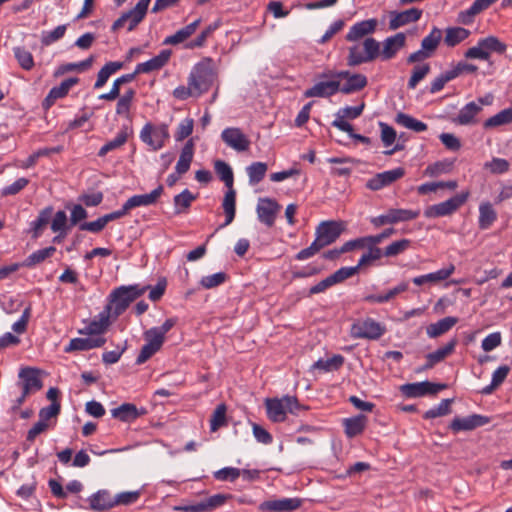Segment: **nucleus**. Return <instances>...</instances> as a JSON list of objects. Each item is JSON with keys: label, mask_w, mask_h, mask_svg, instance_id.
Here are the masks:
<instances>
[{"label": "nucleus", "mask_w": 512, "mask_h": 512, "mask_svg": "<svg viewBox=\"0 0 512 512\" xmlns=\"http://www.w3.org/2000/svg\"><path fill=\"white\" fill-rule=\"evenodd\" d=\"M176 322L175 318H168L161 326L146 330L143 334L145 341L161 349L165 335L175 326Z\"/></svg>", "instance_id": "obj_21"}, {"label": "nucleus", "mask_w": 512, "mask_h": 512, "mask_svg": "<svg viewBox=\"0 0 512 512\" xmlns=\"http://www.w3.org/2000/svg\"><path fill=\"white\" fill-rule=\"evenodd\" d=\"M280 210V205L273 199L262 198L257 204V214L259 220L271 227L274 224L276 215Z\"/></svg>", "instance_id": "obj_23"}, {"label": "nucleus", "mask_w": 512, "mask_h": 512, "mask_svg": "<svg viewBox=\"0 0 512 512\" xmlns=\"http://www.w3.org/2000/svg\"><path fill=\"white\" fill-rule=\"evenodd\" d=\"M422 16V10L410 8L402 12H392L389 21V28L396 30L402 26L418 21Z\"/></svg>", "instance_id": "obj_25"}, {"label": "nucleus", "mask_w": 512, "mask_h": 512, "mask_svg": "<svg viewBox=\"0 0 512 512\" xmlns=\"http://www.w3.org/2000/svg\"><path fill=\"white\" fill-rule=\"evenodd\" d=\"M226 405L219 404L210 419V430L212 432L217 431L220 427L226 425Z\"/></svg>", "instance_id": "obj_57"}, {"label": "nucleus", "mask_w": 512, "mask_h": 512, "mask_svg": "<svg viewBox=\"0 0 512 512\" xmlns=\"http://www.w3.org/2000/svg\"><path fill=\"white\" fill-rule=\"evenodd\" d=\"M380 55V43L368 37L361 43H356L348 48L347 65L359 66L375 60Z\"/></svg>", "instance_id": "obj_5"}, {"label": "nucleus", "mask_w": 512, "mask_h": 512, "mask_svg": "<svg viewBox=\"0 0 512 512\" xmlns=\"http://www.w3.org/2000/svg\"><path fill=\"white\" fill-rule=\"evenodd\" d=\"M446 384H435L429 381L404 384L400 387V391L409 398L421 397L427 394L435 395L439 391L445 389Z\"/></svg>", "instance_id": "obj_15"}, {"label": "nucleus", "mask_w": 512, "mask_h": 512, "mask_svg": "<svg viewBox=\"0 0 512 512\" xmlns=\"http://www.w3.org/2000/svg\"><path fill=\"white\" fill-rule=\"evenodd\" d=\"M344 363V357L341 355H334L331 358L319 359L313 365L312 369H317L323 372H330L339 369Z\"/></svg>", "instance_id": "obj_45"}, {"label": "nucleus", "mask_w": 512, "mask_h": 512, "mask_svg": "<svg viewBox=\"0 0 512 512\" xmlns=\"http://www.w3.org/2000/svg\"><path fill=\"white\" fill-rule=\"evenodd\" d=\"M393 233V229H387L375 236H366L353 239L344 243L339 249L329 251L325 256H339L344 253H356L361 256H395L402 254L410 246V241L401 239L392 242L384 250L378 244Z\"/></svg>", "instance_id": "obj_1"}, {"label": "nucleus", "mask_w": 512, "mask_h": 512, "mask_svg": "<svg viewBox=\"0 0 512 512\" xmlns=\"http://www.w3.org/2000/svg\"><path fill=\"white\" fill-rule=\"evenodd\" d=\"M106 339L102 336H89L87 338H73L64 348L66 353L73 351H87L101 347L105 344Z\"/></svg>", "instance_id": "obj_26"}, {"label": "nucleus", "mask_w": 512, "mask_h": 512, "mask_svg": "<svg viewBox=\"0 0 512 512\" xmlns=\"http://www.w3.org/2000/svg\"><path fill=\"white\" fill-rule=\"evenodd\" d=\"M469 35V30L462 27L447 28L444 42L448 47H454L467 39Z\"/></svg>", "instance_id": "obj_42"}, {"label": "nucleus", "mask_w": 512, "mask_h": 512, "mask_svg": "<svg viewBox=\"0 0 512 512\" xmlns=\"http://www.w3.org/2000/svg\"><path fill=\"white\" fill-rule=\"evenodd\" d=\"M468 195V192H463L444 202L429 206L425 210L424 215L427 218H436L450 215L466 202Z\"/></svg>", "instance_id": "obj_13"}, {"label": "nucleus", "mask_w": 512, "mask_h": 512, "mask_svg": "<svg viewBox=\"0 0 512 512\" xmlns=\"http://www.w3.org/2000/svg\"><path fill=\"white\" fill-rule=\"evenodd\" d=\"M227 496L223 494H215L207 499H204L197 503V509L202 512H210L217 507L222 506L226 502Z\"/></svg>", "instance_id": "obj_53"}, {"label": "nucleus", "mask_w": 512, "mask_h": 512, "mask_svg": "<svg viewBox=\"0 0 512 512\" xmlns=\"http://www.w3.org/2000/svg\"><path fill=\"white\" fill-rule=\"evenodd\" d=\"M196 198L197 196L192 194L188 189H185L181 193L175 195L173 199L175 213L181 214L186 212Z\"/></svg>", "instance_id": "obj_43"}, {"label": "nucleus", "mask_w": 512, "mask_h": 512, "mask_svg": "<svg viewBox=\"0 0 512 512\" xmlns=\"http://www.w3.org/2000/svg\"><path fill=\"white\" fill-rule=\"evenodd\" d=\"M377 258H360L358 264L352 267H342L338 269L336 272L331 274L332 278L335 279V283H341L344 280L355 275L361 268L371 264Z\"/></svg>", "instance_id": "obj_36"}, {"label": "nucleus", "mask_w": 512, "mask_h": 512, "mask_svg": "<svg viewBox=\"0 0 512 512\" xmlns=\"http://www.w3.org/2000/svg\"><path fill=\"white\" fill-rule=\"evenodd\" d=\"M323 77H336L340 81V92L343 94H352L364 89L368 80L367 77L360 73H351L348 70H326Z\"/></svg>", "instance_id": "obj_8"}, {"label": "nucleus", "mask_w": 512, "mask_h": 512, "mask_svg": "<svg viewBox=\"0 0 512 512\" xmlns=\"http://www.w3.org/2000/svg\"><path fill=\"white\" fill-rule=\"evenodd\" d=\"M44 258H29L23 263H14L10 265H6L0 268V281L4 280L9 277L12 273L17 271L19 267L26 266V267H32L38 263H40Z\"/></svg>", "instance_id": "obj_55"}, {"label": "nucleus", "mask_w": 512, "mask_h": 512, "mask_svg": "<svg viewBox=\"0 0 512 512\" xmlns=\"http://www.w3.org/2000/svg\"><path fill=\"white\" fill-rule=\"evenodd\" d=\"M496 220V212L490 203H482L479 207V227L489 228Z\"/></svg>", "instance_id": "obj_48"}, {"label": "nucleus", "mask_w": 512, "mask_h": 512, "mask_svg": "<svg viewBox=\"0 0 512 512\" xmlns=\"http://www.w3.org/2000/svg\"><path fill=\"white\" fill-rule=\"evenodd\" d=\"M236 203V192L232 188H228V191L225 193L224 199H223V210L225 213L226 221L225 225L230 224L234 217H235V204Z\"/></svg>", "instance_id": "obj_46"}, {"label": "nucleus", "mask_w": 512, "mask_h": 512, "mask_svg": "<svg viewBox=\"0 0 512 512\" xmlns=\"http://www.w3.org/2000/svg\"><path fill=\"white\" fill-rule=\"evenodd\" d=\"M512 123V109H504L484 122V128H494Z\"/></svg>", "instance_id": "obj_50"}, {"label": "nucleus", "mask_w": 512, "mask_h": 512, "mask_svg": "<svg viewBox=\"0 0 512 512\" xmlns=\"http://www.w3.org/2000/svg\"><path fill=\"white\" fill-rule=\"evenodd\" d=\"M241 475V470L234 467H224L213 473L215 479L219 481L233 482Z\"/></svg>", "instance_id": "obj_63"}, {"label": "nucleus", "mask_w": 512, "mask_h": 512, "mask_svg": "<svg viewBox=\"0 0 512 512\" xmlns=\"http://www.w3.org/2000/svg\"><path fill=\"white\" fill-rule=\"evenodd\" d=\"M228 275L225 272H217L211 275L203 276L200 279V286L204 289H213L226 282Z\"/></svg>", "instance_id": "obj_54"}, {"label": "nucleus", "mask_w": 512, "mask_h": 512, "mask_svg": "<svg viewBox=\"0 0 512 512\" xmlns=\"http://www.w3.org/2000/svg\"><path fill=\"white\" fill-rule=\"evenodd\" d=\"M268 166L264 162H253L246 168L249 183L252 185L258 184L266 175Z\"/></svg>", "instance_id": "obj_47"}, {"label": "nucleus", "mask_w": 512, "mask_h": 512, "mask_svg": "<svg viewBox=\"0 0 512 512\" xmlns=\"http://www.w3.org/2000/svg\"><path fill=\"white\" fill-rule=\"evenodd\" d=\"M200 23L201 19L195 20L194 22L178 30L175 34L166 37L163 43L165 45H177L183 43L195 33Z\"/></svg>", "instance_id": "obj_34"}, {"label": "nucleus", "mask_w": 512, "mask_h": 512, "mask_svg": "<svg viewBox=\"0 0 512 512\" xmlns=\"http://www.w3.org/2000/svg\"><path fill=\"white\" fill-rule=\"evenodd\" d=\"M378 26V20L375 18L363 20L355 23L350 27L346 40L350 42H356L361 38H364L370 34H373Z\"/></svg>", "instance_id": "obj_24"}, {"label": "nucleus", "mask_w": 512, "mask_h": 512, "mask_svg": "<svg viewBox=\"0 0 512 512\" xmlns=\"http://www.w3.org/2000/svg\"><path fill=\"white\" fill-rule=\"evenodd\" d=\"M456 343V340L453 339L443 347L438 348L436 351L428 353L426 355V358H430L431 361L437 364L443 361L448 355H450L454 351Z\"/></svg>", "instance_id": "obj_59"}, {"label": "nucleus", "mask_w": 512, "mask_h": 512, "mask_svg": "<svg viewBox=\"0 0 512 512\" xmlns=\"http://www.w3.org/2000/svg\"><path fill=\"white\" fill-rule=\"evenodd\" d=\"M127 139H128L127 131L121 130L113 140L107 142L105 145H103L100 148L98 155L100 157L105 156L108 152L115 150V149L121 147L122 145H124L126 143Z\"/></svg>", "instance_id": "obj_56"}, {"label": "nucleus", "mask_w": 512, "mask_h": 512, "mask_svg": "<svg viewBox=\"0 0 512 512\" xmlns=\"http://www.w3.org/2000/svg\"><path fill=\"white\" fill-rule=\"evenodd\" d=\"M404 175L405 170L402 167L384 171L370 178L366 183V187L372 191H377L382 189L383 187L391 185L395 181L402 178Z\"/></svg>", "instance_id": "obj_18"}, {"label": "nucleus", "mask_w": 512, "mask_h": 512, "mask_svg": "<svg viewBox=\"0 0 512 512\" xmlns=\"http://www.w3.org/2000/svg\"><path fill=\"white\" fill-rule=\"evenodd\" d=\"M151 0H139L134 8L123 13L112 25L113 32L121 28H127L128 31L134 30L144 19Z\"/></svg>", "instance_id": "obj_9"}, {"label": "nucleus", "mask_w": 512, "mask_h": 512, "mask_svg": "<svg viewBox=\"0 0 512 512\" xmlns=\"http://www.w3.org/2000/svg\"><path fill=\"white\" fill-rule=\"evenodd\" d=\"M113 500L107 490H99L88 498L90 509L95 512H103L113 508Z\"/></svg>", "instance_id": "obj_31"}, {"label": "nucleus", "mask_w": 512, "mask_h": 512, "mask_svg": "<svg viewBox=\"0 0 512 512\" xmlns=\"http://www.w3.org/2000/svg\"><path fill=\"white\" fill-rule=\"evenodd\" d=\"M442 38V32L439 28L434 27L432 31L426 36L421 42V48L428 52L429 55L437 49L440 40Z\"/></svg>", "instance_id": "obj_51"}, {"label": "nucleus", "mask_w": 512, "mask_h": 512, "mask_svg": "<svg viewBox=\"0 0 512 512\" xmlns=\"http://www.w3.org/2000/svg\"><path fill=\"white\" fill-rule=\"evenodd\" d=\"M214 169L221 181L224 182L227 188H232L234 183V175L232 168L222 160H216L214 162Z\"/></svg>", "instance_id": "obj_44"}, {"label": "nucleus", "mask_w": 512, "mask_h": 512, "mask_svg": "<svg viewBox=\"0 0 512 512\" xmlns=\"http://www.w3.org/2000/svg\"><path fill=\"white\" fill-rule=\"evenodd\" d=\"M406 36L404 33H397L394 36L388 37L383 42V49L380 52L384 60L393 58L396 53L405 45Z\"/></svg>", "instance_id": "obj_32"}, {"label": "nucleus", "mask_w": 512, "mask_h": 512, "mask_svg": "<svg viewBox=\"0 0 512 512\" xmlns=\"http://www.w3.org/2000/svg\"><path fill=\"white\" fill-rule=\"evenodd\" d=\"M135 77H136V73H134V72L129 73V74H124V75L118 77L117 79L114 80L110 91L108 93L101 94L99 96V99L106 100V101H113V100L117 99L120 95L121 85H123L125 83L132 82L135 79Z\"/></svg>", "instance_id": "obj_41"}, {"label": "nucleus", "mask_w": 512, "mask_h": 512, "mask_svg": "<svg viewBox=\"0 0 512 512\" xmlns=\"http://www.w3.org/2000/svg\"><path fill=\"white\" fill-rule=\"evenodd\" d=\"M481 111V105H478L476 102H469L459 111L458 115L453 118L452 121L458 125H474L478 122L476 116Z\"/></svg>", "instance_id": "obj_29"}, {"label": "nucleus", "mask_w": 512, "mask_h": 512, "mask_svg": "<svg viewBox=\"0 0 512 512\" xmlns=\"http://www.w3.org/2000/svg\"><path fill=\"white\" fill-rule=\"evenodd\" d=\"M163 193V186L159 185L153 191L148 194L134 195L130 197L122 206L118 213H121V217L126 215L131 209L140 206H149L157 202L158 198Z\"/></svg>", "instance_id": "obj_16"}, {"label": "nucleus", "mask_w": 512, "mask_h": 512, "mask_svg": "<svg viewBox=\"0 0 512 512\" xmlns=\"http://www.w3.org/2000/svg\"><path fill=\"white\" fill-rule=\"evenodd\" d=\"M193 156H194V143H193V140L190 139L186 142V144L182 148L179 159L175 166V171L179 175H183L186 172H188L191 162L193 160Z\"/></svg>", "instance_id": "obj_33"}, {"label": "nucleus", "mask_w": 512, "mask_h": 512, "mask_svg": "<svg viewBox=\"0 0 512 512\" xmlns=\"http://www.w3.org/2000/svg\"><path fill=\"white\" fill-rule=\"evenodd\" d=\"M149 288L150 285L140 286L139 284L120 286L110 294V305L107 306V309L112 311L115 316H119L128 308L131 302L144 294Z\"/></svg>", "instance_id": "obj_3"}, {"label": "nucleus", "mask_w": 512, "mask_h": 512, "mask_svg": "<svg viewBox=\"0 0 512 512\" xmlns=\"http://www.w3.org/2000/svg\"><path fill=\"white\" fill-rule=\"evenodd\" d=\"M66 29V25H59L50 32H44L41 37L42 44L48 46L58 41L65 35Z\"/></svg>", "instance_id": "obj_64"}, {"label": "nucleus", "mask_w": 512, "mask_h": 512, "mask_svg": "<svg viewBox=\"0 0 512 512\" xmlns=\"http://www.w3.org/2000/svg\"><path fill=\"white\" fill-rule=\"evenodd\" d=\"M169 137L168 126L166 124L153 126L147 123L140 132V139L150 146L153 151L161 149Z\"/></svg>", "instance_id": "obj_11"}, {"label": "nucleus", "mask_w": 512, "mask_h": 512, "mask_svg": "<svg viewBox=\"0 0 512 512\" xmlns=\"http://www.w3.org/2000/svg\"><path fill=\"white\" fill-rule=\"evenodd\" d=\"M219 27V23L215 22L207 26L194 40L186 44V48L194 49L205 45L207 38Z\"/></svg>", "instance_id": "obj_61"}, {"label": "nucleus", "mask_w": 512, "mask_h": 512, "mask_svg": "<svg viewBox=\"0 0 512 512\" xmlns=\"http://www.w3.org/2000/svg\"><path fill=\"white\" fill-rule=\"evenodd\" d=\"M453 399H443L438 406H435L425 412V419H434L450 413V405Z\"/></svg>", "instance_id": "obj_62"}, {"label": "nucleus", "mask_w": 512, "mask_h": 512, "mask_svg": "<svg viewBox=\"0 0 512 512\" xmlns=\"http://www.w3.org/2000/svg\"><path fill=\"white\" fill-rule=\"evenodd\" d=\"M344 229L343 222L333 220L322 221L316 228L315 240L309 247L300 251L297 256H313L320 252L321 249L336 241Z\"/></svg>", "instance_id": "obj_2"}, {"label": "nucleus", "mask_w": 512, "mask_h": 512, "mask_svg": "<svg viewBox=\"0 0 512 512\" xmlns=\"http://www.w3.org/2000/svg\"><path fill=\"white\" fill-rule=\"evenodd\" d=\"M386 328L372 318H366L354 322L351 326L350 335L354 339L377 340L384 335Z\"/></svg>", "instance_id": "obj_10"}, {"label": "nucleus", "mask_w": 512, "mask_h": 512, "mask_svg": "<svg viewBox=\"0 0 512 512\" xmlns=\"http://www.w3.org/2000/svg\"><path fill=\"white\" fill-rule=\"evenodd\" d=\"M123 63L118 61H110L106 63L98 72L97 79L94 84L95 89H99L103 87L108 81L109 77L116 73L118 70L122 69Z\"/></svg>", "instance_id": "obj_40"}, {"label": "nucleus", "mask_w": 512, "mask_h": 512, "mask_svg": "<svg viewBox=\"0 0 512 512\" xmlns=\"http://www.w3.org/2000/svg\"><path fill=\"white\" fill-rule=\"evenodd\" d=\"M490 419L483 415L473 414L468 417H455L450 423V429L454 433L460 431H470L489 423Z\"/></svg>", "instance_id": "obj_22"}, {"label": "nucleus", "mask_w": 512, "mask_h": 512, "mask_svg": "<svg viewBox=\"0 0 512 512\" xmlns=\"http://www.w3.org/2000/svg\"><path fill=\"white\" fill-rule=\"evenodd\" d=\"M265 406L268 418L273 422H283L287 413L298 415L299 411L305 410L296 397L283 396L282 398L266 399Z\"/></svg>", "instance_id": "obj_4"}, {"label": "nucleus", "mask_w": 512, "mask_h": 512, "mask_svg": "<svg viewBox=\"0 0 512 512\" xmlns=\"http://www.w3.org/2000/svg\"><path fill=\"white\" fill-rule=\"evenodd\" d=\"M480 40L482 47H484V49L489 53L496 52L499 54H503L507 49V45L504 42L500 41V39L497 38L496 36H488Z\"/></svg>", "instance_id": "obj_60"}, {"label": "nucleus", "mask_w": 512, "mask_h": 512, "mask_svg": "<svg viewBox=\"0 0 512 512\" xmlns=\"http://www.w3.org/2000/svg\"><path fill=\"white\" fill-rule=\"evenodd\" d=\"M396 122L403 127L415 132H423L427 129V125L424 122L419 121L405 113H398L396 115Z\"/></svg>", "instance_id": "obj_49"}, {"label": "nucleus", "mask_w": 512, "mask_h": 512, "mask_svg": "<svg viewBox=\"0 0 512 512\" xmlns=\"http://www.w3.org/2000/svg\"><path fill=\"white\" fill-rule=\"evenodd\" d=\"M215 76L213 60L211 58H204L193 67L188 81L199 97L210 89Z\"/></svg>", "instance_id": "obj_6"}, {"label": "nucleus", "mask_w": 512, "mask_h": 512, "mask_svg": "<svg viewBox=\"0 0 512 512\" xmlns=\"http://www.w3.org/2000/svg\"><path fill=\"white\" fill-rule=\"evenodd\" d=\"M171 56L170 50H162L157 56L151 58L150 60L139 63L134 73H136V76L141 73H150L155 70L161 69L169 60Z\"/></svg>", "instance_id": "obj_28"}, {"label": "nucleus", "mask_w": 512, "mask_h": 512, "mask_svg": "<svg viewBox=\"0 0 512 512\" xmlns=\"http://www.w3.org/2000/svg\"><path fill=\"white\" fill-rule=\"evenodd\" d=\"M50 224H51V230L54 233H58V235H56L53 238V244H60L62 242V240L65 238V236L67 235V232L69 229V226L67 224V215H66L65 211L60 210V211L56 212L54 217L53 218L51 217ZM70 251H71V249L69 247H66L65 250H63V249H57V247L55 245H53V246L44 248L42 250H39L38 252L33 253L31 256H49L53 253L63 254L65 252H70Z\"/></svg>", "instance_id": "obj_7"}, {"label": "nucleus", "mask_w": 512, "mask_h": 512, "mask_svg": "<svg viewBox=\"0 0 512 512\" xmlns=\"http://www.w3.org/2000/svg\"><path fill=\"white\" fill-rule=\"evenodd\" d=\"M456 323H457V318H455V317L449 316V317L440 319L436 323H432L427 327V335L430 338L439 337L442 334L448 332Z\"/></svg>", "instance_id": "obj_38"}, {"label": "nucleus", "mask_w": 512, "mask_h": 512, "mask_svg": "<svg viewBox=\"0 0 512 512\" xmlns=\"http://www.w3.org/2000/svg\"><path fill=\"white\" fill-rule=\"evenodd\" d=\"M145 413L146 410L144 408L139 410L132 403H124L111 410L112 417L119 419L122 422H132Z\"/></svg>", "instance_id": "obj_30"}, {"label": "nucleus", "mask_w": 512, "mask_h": 512, "mask_svg": "<svg viewBox=\"0 0 512 512\" xmlns=\"http://www.w3.org/2000/svg\"><path fill=\"white\" fill-rule=\"evenodd\" d=\"M366 424H367V417L363 414H360V415H357L354 417H350V418H345L343 420L345 433H346L347 437H349V438H353V437L361 434L364 431Z\"/></svg>", "instance_id": "obj_35"}, {"label": "nucleus", "mask_w": 512, "mask_h": 512, "mask_svg": "<svg viewBox=\"0 0 512 512\" xmlns=\"http://www.w3.org/2000/svg\"><path fill=\"white\" fill-rule=\"evenodd\" d=\"M52 213H53V208L50 206L46 207L43 210H41L39 212V215L37 216V218L31 222L30 230H31L34 238L39 237L43 233V231L46 229V227L48 226V224L51 221Z\"/></svg>", "instance_id": "obj_37"}, {"label": "nucleus", "mask_w": 512, "mask_h": 512, "mask_svg": "<svg viewBox=\"0 0 512 512\" xmlns=\"http://www.w3.org/2000/svg\"><path fill=\"white\" fill-rule=\"evenodd\" d=\"M118 218H121V213H118V211H115V212L106 214V215H104L102 217H99L95 221L85 222V223L81 224L80 225V229L81 230H85V231H90V232H93V233H98L102 229H104V227L110 221L116 220Z\"/></svg>", "instance_id": "obj_39"}, {"label": "nucleus", "mask_w": 512, "mask_h": 512, "mask_svg": "<svg viewBox=\"0 0 512 512\" xmlns=\"http://www.w3.org/2000/svg\"><path fill=\"white\" fill-rule=\"evenodd\" d=\"M364 107L365 104L362 102L358 106H346L344 108L339 109L335 115V120L332 122V126L338 128L343 132L351 134V132L353 131V127L350 123L346 121V119L358 118L362 114Z\"/></svg>", "instance_id": "obj_17"}, {"label": "nucleus", "mask_w": 512, "mask_h": 512, "mask_svg": "<svg viewBox=\"0 0 512 512\" xmlns=\"http://www.w3.org/2000/svg\"><path fill=\"white\" fill-rule=\"evenodd\" d=\"M303 504V499L292 498H273L263 501L258 506L260 512H292L299 509Z\"/></svg>", "instance_id": "obj_14"}, {"label": "nucleus", "mask_w": 512, "mask_h": 512, "mask_svg": "<svg viewBox=\"0 0 512 512\" xmlns=\"http://www.w3.org/2000/svg\"><path fill=\"white\" fill-rule=\"evenodd\" d=\"M318 78L320 80L304 92L305 97L328 98L340 92V81L336 77H323L322 72Z\"/></svg>", "instance_id": "obj_12"}, {"label": "nucleus", "mask_w": 512, "mask_h": 512, "mask_svg": "<svg viewBox=\"0 0 512 512\" xmlns=\"http://www.w3.org/2000/svg\"><path fill=\"white\" fill-rule=\"evenodd\" d=\"M19 378L22 390L25 394L34 393L42 388V381L40 378V371L36 368L25 367L19 372Z\"/></svg>", "instance_id": "obj_20"}, {"label": "nucleus", "mask_w": 512, "mask_h": 512, "mask_svg": "<svg viewBox=\"0 0 512 512\" xmlns=\"http://www.w3.org/2000/svg\"><path fill=\"white\" fill-rule=\"evenodd\" d=\"M79 82L76 77H70L61 82L59 86L53 87L43 101V107L49 109L57 99L65 97L69 90Z\"/></svg>", "instance_id": "obj_27"}, {"label": "nucleus", "mask_w": 512, "mask_h": 512, "mask_svg": "<svg viewBox=\"0 0 512 512\" xmlns=\"http://www.w3.org/2000/svg\"><path fill=\"white\" fill-rule=\"evenodd\" d=\"M389 218L388 221L391 224L404 222L416 219L419 216V211H413L408 209H389L388 210Z\"/></svg>", "instance_id": "obj_52"}, {"label": "nucleus", "mask_w": 512, "mask_h": 512, "mask_svg": "<svg viewBox=\"0 0 512 512\" xmlns=\"http://www.w3.org/2000/svg\"><path fill=\"white\" fill-rule=\"evenodd\" d=\"M221 138L227 146L238 152L246 151L250 147V140L239 128L224 129Z\"/></svg>", "instance_id": "obj_19"}, {"label": "nucleus", "mask_w": 512, "mask_h": 512, "mask_svg": "<svg viewBox=\"0 0 512 512\" xmlns=\"http://www.w3.org/2000/svg\"><path fill=\"white\" fill-rule=\"evenodd\" d=\"M13 52L19 65L24 70H31L34 67L33 56L27 49H25L24 47H15L13 49Z\"/></svg>", "instance_id": "obj_58"}]
</instances>
